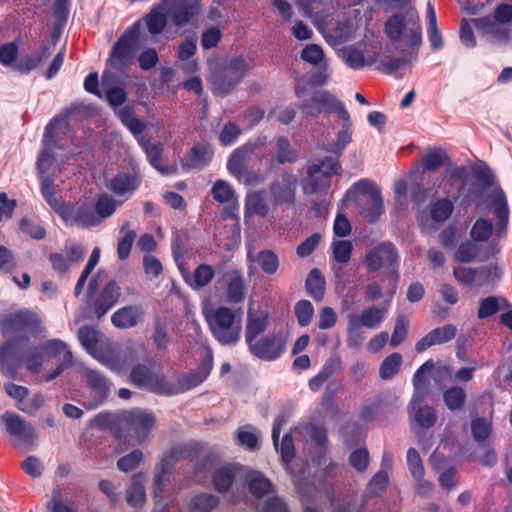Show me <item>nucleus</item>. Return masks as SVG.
Here are the masks:
<instances>
[{
  "label": "nucleus",
  "instance_id": "1",
  "mask_svg": "<svg viewBox=\"0 0 512 512\" xmlns=\"http://www.w3.org/2000/svg\"><path fill=\"white\" fill-rule=\"evenodd\" d=\"M384 32L400 52H404V49L400 47L401 42H405L410 49L404 57H388L386 60L380 61L378 70L389 75L418 58V51L423 40L422 25L416 9L410 8L405 12L392 14L385 21Z\"/></svg>",
  "mask_w": 512,
  "mask_h": 512
},
{
  "label": "nucleus",
  "instance_id": "2",
  "mask_svg": "<svg viewBox=\"0 0 512 512\" xmlns=\"http://www.w3.org/2000/svg\"><path fill=\"white\" fill-rule=\"evenodd\" d=\"M250 65L243 56H236L214 63L210 68L209 82L215 95L226 96L246 76Z\"/></svg>",
  "mask_w": 512,
  "mask_h": 512
},
{
  "label": "nucleus",
  "instance_id": "3",
  "mask_svg": "<svg viewBox=\"0 0 512 512\" xmlns=\"http://www.w3.org/2000/svg\"><path fill=\"white\" fill-rule=\"evenodd\" d=\"M213 337L224 346H235L241 337V317L229 307L219 306L205 315Z\"/></svg>",
  "mask_w": 512,
  "mask_h": 512
},
{
  "label": "nucleus",
  "instance_id": "4",
  "mask_svg": "<svg viewBox=\"0 0 512 512\" xmlns=\"http://www.w3.org/2000/svg\"><path fill=\"white\" fill-rule=\"evenodd\" d=\"M140 27V22L134 23L115 42L106 60L110 69L127 76L138 49Z\"/></svg>",
  "mask_w": 512,
  "mask_h": 512
},
{
  "label": "nucleus",
  "instance_id": "5",
  "mask_svg": "<svg viewBox=\"0 0 512 512\" xmlns=\"http://www.w3.org/2000/svg\"><path fill=\"white\" fill-rule=\"evenodd\" d=\"M339 158L336 155L327 156L307 165V177L302 183L304 194L312 195L330 187L331 178L342 172Z\"/></svg>",
  "mask_w": 512,
  "mask_h": 512
},
{
  "label": "nucleus",
  "instance_id": "6",
  "mask_svg": "<svg viewBox=\"0 0 512 512\" xmlns=\"http://www.w3.org/2000/svg\"><path fill=\"white\" fill-rule=\"evenodd\" d=\"M433 368V360H427L417 369L413 376L415 393L413 394L409 403V415L412 419V422L421 429L432 428L437 422V414L434 408L428 405L421 406V403L425 397V392L420 391V385L423 381V374L431 371Z\"/></svg>",
  "mask_w": 512,
  "mask_h": 512
},
{
  "label": "nucleus",
  "instance_id": "7",
  "mask_svg": "<svg viewBox=\"0 0 512 512\" xmlns=\"http://www.w3.org/2000/svg\"><path fill=\"white\" fill-rule=\"evenodd\" d=\"M0 426H2L9 437L16 444L27 449L37 445L38 434L33 425L13 411H5L0 415Z\"/></svg>",
  "mask_w": 512,
  "mask_h": 512
},
{
  "label": "nucleus",
  "instance_id": "8",
  "mask_svg": "<svg viewBox=\"0 0 512 512\" xmlns=\"http://www.w3.org/2000/svg\"><path fill=\"white\" fill-rule=\"evenodd\" d=\"M363 263L368 272L375 273L385 264L390 268V274L399 279V253L396 246L390 241H383L375 245L365 256Z\"/></svg>",
  "mask_w": 512,
  "mask_h": 512
},
{
  "label": "nucleus",
  "instance_id": "9",
  "mask_svg": "<svg viewBox=\"0 0 512 512\" xmlns=\"http://www.w3.org/2000/svg\"><path fill=\"white\" fill-rule=\"evenodd\" d=\"M249 352L263 361H275L286 350V340L281 333H268L247 344Z\"/></svg>",
  "mask_w": 512,
  "mask_h": 512
},
{
  "label": "nucleus",
  "instance_id": "10",
  "mask_svg": "<svg viewBox=\"0 0 512 512\" xmlns=\"http://www.w3.org/2000/svg\"><path fill=\"white\" fill-rule=\"evenodd\" d=\"M270 201L273 208L282 205H294L296 202L297 177L283 172L280 179L272 181L268 186Z\"/></svg>",
  "mask_w": 512,
  "mask_h": 512
},
{
  "label": "nucleus",
  "instance_id": "11",
  "mask_svg": "<svg viewBox=\"0 0 512 512\" xmlns=\"http://www.w3.org/2000/svg\"><path fill=\"white\" fill-rule=\"evenodd\" d=\"M60 217L69 225L86 229L100 225V218L96 216L94 207L87 202L67 204L62 208Z\"/></svg>",
  "mask_w": 512,
  "mask_h": 512
},
{
  "label": "nucleus",
  "instance_id": "12",
  "mask_svg": "<svg viewBox=\"0 0 512 512\" xmlns=\"http://www.w3.org/2000/svg\"><path fill=\"white\" fill-rule=\"evenodd\" d=\"M354 188L367 194L361 207V215L370 223L375 222L383 213V200L380 189L368 179H361L354 184Z\"/></svg>",
  "mask_w": 512,
  "mask_h": 512
},
{
  "label": "nucleus",
  "instance_id": "13",
  "mask_svg": "<svg viewBox=\"0 0 512 512\" xmlns=\"http://www.w3.org/2000/svg\"><path fill=\"white\" fill-rule=\"evenodd\" d=\"M166 14L176 27H183L191 22L200 12V0H162Z\"/></svg>",
  "mask_w": 512,
  "mask_h": 512
},
{
  "label": "nucleus",
  "instance_id": "14",
  "mask_svg": "<svg viewBox=\"0 0 512 512\" xmlns=\"http://www.w3.org/2000/svg\"><path fill=\"white\" fill-rule=\"evenodd\" d=\"M488 207L496 218L495 238L501 240L507 236L510 210L507 196L500 186H495L489 194Z\"/></svg>",
  "mask_w": 512,
  "mask_h": 512
},
{
  "label": "nucleus",
  "instance_id": "15",
  "mask_svg": "<svg viewBox=\"0 0 512 512\" xmlns=\"http://www.w3.org/2000/svg\"><path fill=\"white\" fill-rule=\"evenodd\" d=\"M299 108L310 116H315L322 111L336 112L340 116V109H346L341 101L326 90L314 91L311 98L302 103Z\"/></svg>",
  "mask_w": 512,
  "mask_h": 512
},
{
  "label": "nucleus",
  "instance_id": "16",
  "mask_svg": "<svg viewBox=\"0 0 512 512\" xmlns=\"http://www.w3.org/2000/svg\"><path fill=\"white\" fill-rule=\"evenodd\" d=\"M141 182L139 166L131 163L130 169L118 172L107 184V188L117 196L131 195L139 188Z\"/></svg>",
  "mask_w": 512,
  "mask_h": 512
},
{
  "label": "nucleus",
  "instance_id": "17",
  "mask_svg": "<svg viewBox=\"0 0 512 512\" xmlns=\"http://www.w3.org/2000/svg\"><path fill=\"white\" fill-rule=\"evenodd\" d=\"M37 315L27 309L6 314L0 320L3 335H12L32 330L37 324Z\"/></svg>",
  "mask_w": 512,
  "mask_h": 512
},
{
  "label": "nucleus",
  "instance_id": "18",
  "mask_svg": "<svg viewBox=\"0 0 512 512\" xmlns=\"http://www.w3.org/2000/svg\"><path fill=\"white\" fill-rule=\"evenodd\" d=\"M266 142L267 137L260 136L254 142H248L243 146L236 148L230 154L227 161V169L229 173L240 180L247 171L245 166L247 155L249 153H255L256 150L263 148L266 145Z\"/></svg>",
  "mask_w": 512,
  "mask_h": 512
},
{
  "label": "nucleus",
  "instance_id": "19",
  "mask_svg": "<svg viewBox=\"0 0 512 512\" xmlns=\"http://www.w3.org/2000/svg\"><path fill=\"white\" fill-rule=\"evenodd\" d=\"M23 362L24 354L18 350L14 340L5 341L0 345V372L4 376L15 379Z\"/></svg>",
  "mask_w": 512,
  "mask_h": 512
},
{
  "label": "nucleus",
  "instance_id": "20",
  "mask_svg": "<svg viewBox=\"0 0 512 512\" xmlns=\"http://www.w3.org/2000/svg\"><path fill=\"white\" fill-rule=\"evenodd\" d=\"M130 378L137 387H149L154 393L164 395L162 388L167 387V380L164 375H154L149 367L144 364L134 366L130 372Z\"/></svg>",
  "mask_w": 512,
  "mask_h": 512
},
{
  "label": "nucleus",
  "instance_id": "21",
  "mask_svg": "<svg viewBox=\"0 0 512 512\" xmlns=\"http://www.w3.org/2000/svg\"><path fill=\"white\" fill-rule=\"evenodd\" d=\"M457 332L458 329L454 324L434 328L416 342L415 351L423 353L432 346L448 343L456 337Z\"/></svg>",
  "mask_w": 512,
  "mask_h": 512
},
{
  "label": "nucleus",
  "instance_id": "22",
  "mask_svg": "<svg viewBox=\"0 0 512 512\" xmlns=\"http://www.w3.org/2000/svg\"><path fill=\"white\" fill-rule=\"evenodd\" d=\"M62 130V120L54 117L50 120V122L46 125L44 135H43V145L44 148L40 153L37 164L38 167L41 168L43 163L47 160H51L54 158L53 151L54 149H61L63 146L59 143L58 135Z\"/></svg>",
  "mask_w": 512,
  "mask_h": 512
},
{
  "label": "nucleus",
  "instance_id": "23",
  "mask_svg": "<svg viewBox=\"0 0 512 512\" xmlns=\"http://www.w3.org/2000/svg\"><path fill=\"white\" fill-rule=\"evenodd\" d=\"M121 296V287L115 280H110L93 302L94 312L98 319L102 318Z\"/></svg>",
  "mask_w": 512,
  "mask_h": 512
},
{
  "label": "nucleus",
  "instance_id": "24",
  "mask_svg": "<svg viewBox=\"0 0 512 512\" xmlns=\"http://www.w3.org/2000/svg\"><path fill=\"white\" fill-rule=\"evenodd\" d=\"M84 375L87 385L95 393L93 401L87 405V408L95 409L107 399L110 383L101 373L92 369L85 371Z\"/></svg>",
  "mask_w": 512,
  "mask_h": 512
},
{
  "label": "nucleus",
  "instance_id": "25",
  "mask_svg": "<svg viewBox=\"0 0 512 512\" xmlns=\"http://www.w3.org/2000/svg\"><path fill=\"white\" fill-rule=\"evenodd\" d=\"M124 422L137 434L148 435L155 426L156 419L152 413L141 409H131L123 414Z\"/></svg>",
  "mask_w": 512,
  "mask_h": 512
},
{
  "label": "nucleus",
  "instance_id": "26",
  "mask_svg": "<svg viewBox=\"0 0 512 512\" xmlns=\"http://www.w3.org/2000/svg\"><path fill=\"white\" fill-rule=\"evenodd\" d=\"M340 118L343 120L342 129L337 134V140L334 143L325 145L323 150L341 157L347 145L352 141L353 127L350 114L346 109H340Z\"/></svg>",
  "mask_w": 512,
  "mask_h": 512
},
{
  "label": "nucleus",
  "instance_id": "27",
  "mask_svg": "<svg viewBox=\"0 0 512 512\" xmlns=\"http://www.w3.org/2000/svg\"><path fill=\"white\" fill-rule=\"evenodd\" d=\"M139 144L144 150L151 166H153L162 175H171L176 173L177 167L175 165L161 164V157L163 153V147L161 143H152L150 139L142 137L139 140Z\"/></svg>",
  "mask_w": 512,
  "mask_h": 512
},
{
  "label": "nucleus",
  "instance_id": "28",
  "mask_svg": "<svg viewBox=\"0 0 512 512\" xmlns=\"http://www.w3.org/2000/svg\"><path fill=\"white\" fill-rule=\"evenodd\" d=\"M143 318V310L138 305L124 306L111 316L112 324L119 329H129L138 325Z\"/></svg>",
  "mask_w": 512,
  "mask_h": 512
},
{
  "label": "nucleus",
  "instance_id": "29",
  "mask_svg": "<svg viewBox=\"0 0 512 512\" xmlns=\"http://www.w3.org/2000/svg\"><path fill=\"white\" fill-rule=\"evenodd\" d=\"M281 421L277 420L273 424L272 428V441L273 446L277 451L280 452L281 460L285 466H288L296 455L294 440L290 433H286L279 445Z\"/></svg>",
  "mask_w": 512,
  "mask_h": 512
},
{
  "label": "nucleus",
  "instance_id": "30",
  "mask_svg": "<svg viewBox=\"0 0 512 512\" xmlns=\"http://www.w3.org/2000/svg\"><path fill=\"white\" fill-rule=\"evenodd\" d=\"M212 158L209 145L205 142L196 143L189 151L186 162L182 163L185 170L202 169Z\"/></svg>",
  "mask_w": 512,
  "mask_h": 512
},
{
  "label": "nucleus",
  "instance_id": "31",
  "mask_svg": "<svg viewBox=\"0 0 512 512\" xmlns=\"http://www.w3.org/2000/svg\"><path fill=\"white\" fill-rule=\"evenodd\" d=\"M386 311L385 307L371 306L364 309L359 315L349 314L348 316L361 327L376 329L383 322Z\"/></svg>",
  "mask_w": 512,
  "mask_h": 512
},
{
  "label": "nucleus",
  "instance_id": "32",
  "mask_svg": "<svg viewBox=\"0 0 512 512\" xmlns=\"http://www.w3.org/2000/svg\"><path fill=\"white\" fill-rule=\"evenodd\" d=\"M341 369V360L338 357H330L322 366L321 370L312 377L308 386L312 392H318L324 383Z\"/></svg>",
  "mask_w": 512,
  "mask_h": 512
},
{
  "label": "nucleus",
  "instance_id": "33",
  "mask_svg": "<svg viewBox=\"0 0 512 512\" xmlns=\"http://www.w3.org/2000/svg\"><path fill=\"white\" fill-rule=\"evenodd\" d=\"M204 381V378L196 371L178 378L177 382H168L167 387L163 388L164 395L172 396L184 393L192 388L197 387ZM162 389V386H158Z\"/></svg>",
  "mask_w": 512,
  "mask_h": 512
},
{
  "label": "nucleus",
  "instance_id": "34",
  "mask_svg": "<svg viewBox=\"0 0 512 512\" xmlns=\"http://www.w3.org/2000/svg\"><path fill=\"white\" fill-rule=\"evenodd\" d=\"M268 327V315L261 314L255 315L250 308L247 312L246 326H245V342L251 343L256 338L260 337Z\"/></svg>",
  "mask_w": 512,
  "mask_h": 512
},
{
  "label": "nucleus",
  "instance_id": "35",
  "mask_svg": "<svg viewBox=\"0 0 512 512\" xmlns=\"http://www.w3.org/2000/svg\"><path fill=\"white\" fill-rule=\"evenodd\" d=\"M269 213V205L266 201V191L259 190L247 195L245 200V217L257 215L262 218Z\"/></svg>",
  "mask_w": 512,
  "mask_h": 512
},
{
  "label": "nucleus",
  "instance_id": "36",
  "mask_svg": "<svg viewBox=\"0 0 512 512\" xmlns=\"http://www.w3.org/2000/svg\"><path fill=\"white\" fill-rule=\"evenodd\" d=\"M427 36L433 51H438L443 47L441 32L437 26V16L434 6L430 0L427 2L426 11Z\"/></svg>",
  "mask_w": 512,
  "mask_h": 512
},
{
  "label": "nucleus",
  "instance_id": "37",
  "mask_svg": "<svg viewBox=\"0 0 512 512\" xmlns=\"http://www.w3.org/2000/svg\"><path fill=\"white\" fill-rule=\"evenodd\" d=\"M142 474H134L131 484L126 490V502L133 508L142 507L146 501V492L142 481Z\"/></svg>",
  "mask_w": 512,
  "mask_h": 512
},
{
  "label": "nucleus",
  "instance_id": "38",
  "mask_svg": "<svg viewBox=\"0 0 512 512\" xmlns=\"http://www.w3.org/2000/svg\"><path fill=\"white\" fill-rule=\"evenodd\" d=\"M168 19L166 7L162 6V1L144 17L147 29L152 35L161 33L166 27Z\"/></svg>",
  "mask_w": 512,
  "mask_h": 512
},
{
  "label": "nucleus",
  "instance_id": "39",
  "mask_svg": "<svg viewBox=\"0 0 512 512\" xmlns=\"http://www.w3.org/2000/svg\"><path fill=\"white\" fill-rule=\"evenodd\" d=\"M511 304L505 297L488 296L482 299L479 303L477 317L479 319H486L502 309H508Z\"/></svg>",
  "mask_w": 512,
  "mask_h": 512
},
{
  "label": "nucleus",
  "instance_id": "40",
  "mask_svg": "<svg viewBox=\"0 0 512 512\" xmlns=\"http://www.w3.org/2000/svg\"><path fill=\"white\" fill-rule=\"evenodd\" d=\"M245 284L240 271L234 270L228 274L227 299L230 303L238 304L244 300Z\"/></svg>",
  "mask_w": 512,
  "mask_h": 512
},
{
  "label": "nucleus",
  "instance_id": "41",
  "mask_svg": "<svg viewBox=\"0 0 512 512\" xmlns=\"http://www.w3.org/2000/svg\"><path fill=\"white\" fill-rule=\"evenodd\" d=\"M325 278L318 268H313L306 279L305 287L307 294L315 301L320 302L325 295Z\"/></svg>",
  "mask_w": 512,
  "mask_h": 512
},
{
  "label": "nucleus",
  "instance_id": "42",
  "mask_svg": "<svg viewBox=\"0 0 512 512\" xmlns=\"http://www.w3.org/2000/svg\"><path fill=\"white\" fill-rule=\"evenodd\" d=\"M299 158V154L292 146L290 140L286 136H278L276 138V157L275 161L278 165L286 163H295Z\"/></svg>",
  "mask_w": 512,
  "mask_h": 512
},
{
  "label": "nucleus",
  "instance_id": "43",
  "mask_svg": "<svg viewBox=\"0 0 512 512\" xmlns=\"http://www.w3.org/2000/svg\"><path fill=\"white\" fill-rule=\"evenodd\" d=\"M235 480V471L231 466H222L214 470L212 482L216 491L225 493L230 490Z\"/></svg>",
  "mask_w": 512,
  "mask_h": 512
},
{
  "label": "nucleus",
  "instance_id": "44",
  "mask_svg": "<svg viewBox=\"0 0 512 512\" xmlns=\"http://www.w3.org/2000/svg\"><path fill=\"white\" fill-rule=\"evenodd\" d=\"M120 235L117 243V255L120 260H125L129 257L136 238V232L130 229L129 221L122 225Z\"/></svg>",
  "mask_w": 512,
  "mask_h": 512
},
{
  "label": "nucleus",
  "instance_id": "45",
  "mask_svg": "<svg viewBox=\"0 0 512 512\" xmlns=\"http://www.w3.org/2000/svg\"><path fill=\"white\" fill-rule=\"evenodd\" d=\"M220 499L218 496L201 493L191 498L188 504L190 512H210L219 505Z\"/></svg>",
  "mask_w": 512,
  "mask_h": 512
},
{
  "label": "nucleus",
  "instance_id": "46",
  "mask_svg": "<svg viewBox=\"0 0 512 512\" xmlns=\"http://www.w3.org/2000/svg\"><path fill=\"white\" fill-rule=\"evenodd\" d=\"M249 492L255 498H263L273 490L272 482L260 472H253L248 483Z\"/></svg>",
  "mask_w": 512,
  "mask_h": 512
},
{
  "label": "nucleus",
  "instance_id": "47",
  "mask_svg": "<svg viewBox=\"0 0 512 512\" xmlns=\"http://www.w3.org/2000/svg\"><path fill=\"white\" fill-rule=\"evenodd\" d=\"M494 233L492 222L486 218H478L470 229V238L473 242H487Z\"/></svg>",
  "mask_w": 512,
  "mask_h": 512
},
{
  "label": "nucleus",
  "instance_id": "48",
  "mask_svg": "<svg viewBox=\"0 0 512 512\" xmlns=\"http://www.w3.org/2000/svg\"><path fill=\"white\" fill-rule=\"evenodd\" d=\"M256 262L260 269L267 275H274L280 266L278 255L270 249H264L258 252Z\"/></svg>",
  "mask_w": 512,
  "mask_h": 512
},
{
  "label": "nucleus",
  "instance_id": "49",
  "mask_svg": "<svg viewBox=\"0 0 512 512\" xmlns=\"http://www.w3.org/2000/svg\"><path fill=\"white\" fill-rule=\"evenodd\" d=\"M466 398L465 390L459 386H452L443 393V401L451 411L462 409L465 405Z\"/></svg>",
  "mask_w": 512,
  "mask_h": 512
},
{
  "label": "nucleus",
  "instance_id": "50",
  "mask_svg": "<svg viewBox=\"0 0 512 512\" xmlns=\"http://www.w3.org/2000/svg\"><path fill=\"white\" fill-rule=\"evenodd\" d=\"M402 365V355L394 352L387 356L379 368V376L382 380L392 379L399 371Z\"/></svg>",
  "mask_w": 512,
  "mask_h": 512
},
{
  "label": "nucleus",
  "instance_id": "51",
  "mask_svg": "<svg viewBox=\"0 0 512 512\" xmlns=\"http://www.w3.org/2000/svg\"><path fill=\"white\" fill-rule=\"evenodd\" d=\"M152 341L158 350L167 349L170 343V336L168 333L167 321L165 318H155Z\"/></svg>",
  "mask_w": 512,
  "mask_h": 512
},
{
  "label": "nucleus",
  "instance_id": "52",
  "mask_svg": "<svg viewBox=\"0 0 512 512\" xmlns=\"http://www.w3.org/2000/svg\"><path fill=\"white\" fill-rule=\"evenodd\" d=\"M41 194L49 206L60 216V212L67 204L58 200L55 195L54 181L49 177H45L41 181Z\"/></svg>",
  "mask_w": 512,
  "mask_h": 512
},
{
  "label": "nucleus",
  "instance_id": "53",
  "mask_svg": "<svg viewBox=\"0 0 512 512\" xmlns=\"http://www.w3.org/2000/svg\"><path fill=\"white\" fill-rule=\"evenodd\" d=\"M215 272L209 264H199L193 271L191 287L194 289H201L207 286L214 278Z\"/></svg>",
  "mask_w": 512,
  "mask_h": 512
},
{
  "label": "nucleus",
  "instance_id": "54",
  "mask_svg": "<svg viewBox=\"0 0 512 512\" xmlns=\"http://www.w3.org/2000/svg\"><path fill=\"white\" fill-rule=\"evenodd\" d=\"M78 339L89 354H93L98 344V331L89 325L79 328Z\"/></svg>",
  "mask_w": 512,
  "mask_h": 512
},
{
  "label": "nucleus",
  "instance_id": "55",
  "mask_svg": "<svg viewBox=\"0 0 512 512\" xmlns=\"http://www.w3.org/2000/svg\"><path fill=\"white\" fill-rule=\"evenodd\" d=\"M471 430L474 440L482 445L491 435L492 425L485 418L476 417L471 421Z\"/></svg>",
  "mask_w": 512,
  "mask_h": 512
},
{
  "label": "nucleus",
  "instance_id": "56",
  "mask_svg": "<svg viewBox=\"0 0 512 512\" xmlns=\"http://www.w3.org/2000/svg\"><path fill=\"white\" fill-rule=\"evenodd\" d=\"M96 216L102 221L110 217L116 210V201L107 194H102L98 197L95 205L93 206Z\"/></svg>",
  "mask_w": 512,
  "mask_h": 512
},
{
  "label": "nucleus",
  "instance_id": "57",
  "mask_svg": "<svg viewBox=\"0 0 512 512\" xmlns=\"http://www.w3.org/2000/svg\"><path fill=\"white\" fill-rule=\"evenodd\" d=\"M353 245L349 240H335L332 242L333 258L341 264L349 262L352 256Z\"/></svg>",
  "mask_w": 512,
  "mask_h": 512
},
{
  "label": "nucleus",
  "instance_id": "58",
  "mask_svg": "<svg viewBox=\"0 0 512 512\" xmlns=\"http://www.w3.org/2000/svg\"><path fill=\"white\" fill-rule=\"evenodd\" d=\"M453 212V203L447 199H438L431 207L430 214L434 221L444 222Z\"/></svg>",
  "mask_w": 512,
  "mask_h": 512
},
{
  "label": "nucleus",
  "instance_id": "59",
  "mask_svg": "<svg viewBox=\"0 0 512 512\" xmlns=\"http://www.w3.org/2000/svg\"><path fill=\"white\" fill-rule=\"evenodd\" d=\"M445 159H448L446 153L441 148H435L424 155L422 165L428 171H435L444 165Z\"/></svg>",
  "mask_w": 512,
  "mask_h": 512
},
{
  "label": "nucleus",
  "instance_id": "60",
  "mask_svg": "<svg viewBox=\"0 0 512 512\" xmlns=\"http://www.w3.org/2000/svg\"><path fill=\"white\" fill-rule=\"evenodd\" d=\"M211 192L215 201L221 204L230 202L235 198L234 189L224 180H217L214 183Z\"/></svg>",
  "mask_w": 512,
  "mask_h": 512
},
{
  "label": "nucleus",
  "instance_id": "61",
  "mask_svg": "<svg viewBox=\"0 0 512 512\" xmlns=\"http://www.w3.org/2000/svg\"><path fill=\"white\" fill-rule=\"evenodd\" d=\"M294 312L298 324L302 327L308 326L314 315V307L308 300H300L294 306Z\"/></svg>",
  "mask_w": 512,
  "mask_h": 512
},
{
  "label": "nucleus",
  "instance_id": "62",
  "mask_svg": "<svg viewBox=\"0 0 512 512\" xmlns=\"http://www.w3.org/2000/svg\"><path fill=\"white\" fill-rule=\"evenodd\" d=\"M407 464L409 471L414 479L420 481L424 477V466L419 452L415 448H409L407 451Z\"/></svg>",
  "mask_w": 512,
  "mask_h": 512
},
{
  "label": "nucleus",
  "instance_id": "63",
  "mask_svg": "<svg viewBox=\"0 0 512 512\" xmlns=\"http://www.w3.org/2000/svg\"><path fill=\"white\" fill-rule=\"evenodd\" d=\"M142 460L143 452L140 449H135L118 459L117 468L122 472L128 473L138 467Z\"/></svg>",
  "mask_w": 512,
  "mask_h": 512
},
{
  "label": "nucleus",
  "instance_id": "64",
  "mask_svg": "<svg viewBox=\"0 0 512 512\" xmlns=\"http://www.w3.org/2000/svg\"><path fill=\"white\" fill-rule=\"evenodd\" d=\"M47 507L52 512H78L73 502L62 499L60 489L53 491L52 498Z\"/></svg>",
  "mask_w": 512,
  "mask_h": 512
}]
</instances>
